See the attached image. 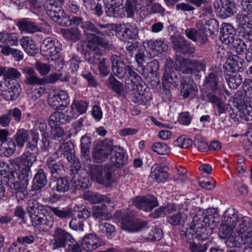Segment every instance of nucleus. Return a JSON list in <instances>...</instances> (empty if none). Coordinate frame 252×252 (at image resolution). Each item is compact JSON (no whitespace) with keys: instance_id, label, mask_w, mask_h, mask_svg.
<instances>
[{"instance_id":"1","label":"nucleus","mask_w":252,"mask_h":252,"mask_svg":"<svg viewBox=\"0 0 252 252\" xmlns=\"http://www.w3.org/2000/svg\"><path fill=\"white\" fill-rule=\"evenodd\" d=\"M220 221L218 209L208 208L202 215H195L192 220L196 226L195 236L203 241L209 239L213 230L218 226Z\"/></svg>"},{"instance_id":"2","label":"nucleus","mask_w":252,"mask_h":252,"mask_svg":"<svg viewBox=\"0 0 252 252\" xmlns=\"http://www.w3.org/2000/svg\"><path fill=\"white\" fill-rule=\"evenodd\" d=\"M113 73L119 78H123L126 74V84L128 90H138L140 85L141 76L135 72L132 66L126 65L124 61H122L117 56H112L111 57Z\"/></svg>"},{"instance_id":"3","label":"nucleus","mask_w":252,"mask_h":252,"mask_svg":"<svg viewBox=\"0 0 252 252\" xmlns=\"http://www.w3.org/2000/svg\"><path fill=\"white\" fill-rule=\"evenodd\" d=\"M84 165L88 169L91 179L99 184L110 187L114 180L112 176L114 167L109 163L105 165L94 164L90 158L84 160Z\"/></svg>"},{"instance_id":"4","label":"nucleus","mask_w":252,"mask_h":252,"mask_svg":"<svg viewBox=\"0 0 252 252\" xmlns=\"http://www.w3.org/2000/svg\"><path fill=\"white\" fill-rule=\"evenodd\" d=\"M30 176L20 171L8 172L1 177V182L18 192H24L29 184Z\"/></svg>"},{"instance_id":"5","label":"nucleus","mask_w":252,"mask_h":252,"mask_svg":"<svg viewBox=\"0 0 252 252\" xmlns=\"http://www.w3.org/2000/svg\"><path fill=\"white\" fill-rule=\"evenodd\" d=\"M61 46V43L57 39L47 37L43 41L40 46V51L42 55L48 60L55 61L60 56Z\"/></svg>"},{"instance_id":"6","label":"nucleus","mask_w":252,"mask_h":252,"mask_svg":"<svg viewBox=\"0 0 252 252\" xmlns=\"http://www.w3.org/2000/svg\"><path fill=\"white\" fill-rule=\"evenodd\" d=\"M170 39L172 47L176 53L189 57L195 52V47L184 36L174 34L170 36Z\"/></svg>"},{"instance_id":"7","label":"nucleus","mask_w":252,"mask_h":252,"mask_svg":"<svg viewBox=\"0 0 252 252\" xmlns=\"http://www.w3.org/2000/svg\"><path fill=\"white\" fill-rule=\"evenodd\" d=\"M36 161V156L33 153L29 152L23 153L20 157L15 158L10 160L13 166H17L19 171L30 176L31 168Z\"/></svg>"},{"instance_id":"8","label":"nucleus","mask_w":252,"mask_h":252,"mask_svg":"<svg viewBox=\"0 0 252 252\" xmlns=\"http://www.w3.org/2000/svg\"><path fill=\"white\" fill-rule=\"evenodd\" d=\"M48 103L54 109L63 110L69 104V97L66 91L57 90L50 94Z\"/></svg>"},{"instance_id":"9","label":"nucleus","mask_w":252,"mask_h":252,"mask_svg":"<svg viewBox=\"0 0 252 252\" xmlns=\"http://www.w3.org/2000/svg\"><path fill=\"white\" fill-rule=\"evenodd\" d=\"M196 28L200 32L201 43L204 44L208 40V36L211 35L219 30L218 22L214 19H211L205 24L202 21L196 25Z\"/></svg>"},{"instance_id":"10","label":"nucleus","mask_w":252,"mask_h":252,"mask_svg":"<svg viewBox=\"0 0 252 252\" xmlns=\"http://www.w3.org/2000/svg\"><path fill=\"white\" fill-rule=\"evenodd\" d=\"M121 227L128 232H133L139 231L142 227V221L136 218L133 212L125 214L122 218Z\"/></svg>"},{"instance_id":"11","label":"nucleus","mask_w":252,"mask_h":252,"mask_svg":"<svg viewBox=\"0 0 252 252\" xmlns=\"http://www.w3.org/2000/svg\"><path fill=\"white\" fill-rule=\"evenodd\" d=\"M44 7L49 16L59 25L65 15L62 6L55 0H48L45 2Z\"/></svg>"},{"instance_id":"12","label":"nucleus","mask_w":252,"mask_h":252,"mask_svg":"<svg viewBox=\"0 0 252 252\" xmlns=\"http://www.w3.org/2000/svg\"><path fill=\"white\" fill-rule=\"evenodd\" d=\"M214 6L218 10L220 16L223 19L231 16L236 12L232 0H216Z\"/></svg>"},{"instance_id":"13","label":"nucleus","mask_w":252,"mask_h":252,"mask_svg":"<svg viewBox=\"0 0 252 252\" xmlns=\"http://www.w3.org/2000/svg\"><path fill=\"white\" fill-rule=\"evenodd\" d=\"M163 235L162 230L147 221H143V238L148 241H159Z\"/></svg>"},{"instance_id":"14","label":"nucleus","mask_w":252,"mask_h":252,"mask_svg":"<svg viewBox=\"0 0 252 252\" xmlns=\"http://www.w3.org/2000/svg\"><path fill=\"white\" fill-rule=\"evenodd\" d=\"M31 221L33 226H37L38 229L43 232L50 230L54 223V220L51 218L42 214L38 216L33 215Z\"/></svg>"},{"instance_id":"15","label":"nucleus","mask_w":252,"mask_h":252,"mask_svg":"<svg viewBox=\"0 0 252 252\" xmlns=\"http://www.w3.org/2000/svg\"><path fill=\"white\" fill-rule=\"evenodd\" d=\"M110 162L109 164L115 168H120L123 166L126 160L127 157L122 148L117 146H113L111 151Z\"/></svg>"},{"instance_id":"16","label":"nucleus","mask_w":252,"mask_h":252,"mask_svg":"<svg viewBox=\"0 0 252 252\" xmlns=\"http://www.w3.org/2000/svg\"><path fill=\"white\" fill-rule=\"evenodd\" d=\"M46 165L48 167L53 179L57 178L62 175L64 171V167L60 160L54 157H50L46 161Z\"/></svg>"},{"instance_id":"17","label":"nucleus","mask_w":252,"mask_h":252,"mask_svg":"<svg viewBox=\"0 0 252 252\" xmlns=\"http://www.w3.org/2000/svg\"><path fill=\"white\" fill-rule=\"evenodd\" d=\"M72 235L65 230L58 227L53 234V239L52 240L53 249L63 248L66 242L71 238Z\"/></svg>"},{"instance_id":"18","label":"nucleus","mask_w":252,"mask_h":252,"mask_svg":"<svg viewBox=\"0 0 252 252\" xmlns=\"http://www.w3.org/2000/svg\"><path fill=\"white\" fill-rule=\"evenodd\" d=\"M112 150V145L102 143L96 147L93 153V157L96 162H102L107 158Z\"/></svg>"},{"instance_id":"19","label":"nucleus","mask_w":252,"mask_h":252,"mask_svg":"<svg viewBox=\"0 0 252 252\" xmlns=\"http://www.w3.org/2000/svg\"><path fill=\"white\" fill-rule=\"evenodd\" d=\"M82 29L88 42L91 41L93 38L95 37L96 34L101 36L108 34V32L106 30L101 31L93 23L89 21L84 22Z\"/></svg>"},{"instance_id":"20","label":"nucleus","mask_w":252,"mask_h":252,"mask_svg":"<svg viewBox=\"0 0 252 252\" xmlns=\"http://www.w3.org/2000/svg\"><path fill=\"white\" fill-rule=\"evenodd\" d=\"M22 71L25 76L24 82L26 84L30 85H44V78H39L32 68L27 66L22 68Z\"/></svg>"},{"instance_id":"21","label":"nucleus","mask_w":252,"mask_h":252,"mask_svg":"<svg viewBox=\"0 0 252 252\" xmlns=\"http://www.w3.org/2000/svg\"><path fill=\"white\" fill-rule=\"evenodd\" d=\"M220 40L225 44H231L235 40L233 27L227 23L222 24L220 30Z\"/></svg>"},{"instance_id":"22","label":"nucleus","mask_w":252,"mask_h":252,"mask_svg":"<svg viewBox=\"0 0 252 252\" xmlns=\"http://www.w3.org/2000/svg\"><path fill=\"white\" fill-rule=\"evenodd\" d=\"M100 246L99 239L94 233L86 235L81 241V247L86 251H93Z\"/></svg>"},{"instance_id":"23","label":"nucleus","mask_w":252,"mask_h":252,"mask_svg":"<svg viewBox=\"0 0 252 252\" xmlns=\"http://www.w3.org/2000/svg\"><path fill=\"white\" fill-rule=\"evenodd\" d=\"M72 117L65 113L55 111L53 113L49 118L48 124L51 128L59 126V124H65L69 123Z\"/></svg>"},{"instance_id":"24","label":"nucleus","mask_w":252,"mask_h":252,"mask_svg":"<svg viewBox=\"0 0 252 252\" xmlns=\"http://www.w3.org/2000/svg\"><path fill=\"white\" fill-rule=\"evenodd\" d=\"M117 31L119 35H121L124 40L135 39L138 36V30L134 26L128 24H120L117 28Z\"/></svg>"},{"instance_id":"25","label":"nucleus","mask_w":252,"mask_h":252,"mask_svg":"<svg viewBox=\"0 0 252 252\" xmlns=\"http://www.w3.org/2000/svg\"><path fill=\"white\" fill-rule=\"evenodd\" d=\"M87 48L91 50L85 54V59L90 64L96 65L102 58V53L98 48H96V46L91 43H87Z\"/></svg>"},{"instance_id":"26","label":"nucleus","mask_w":252,"mask_h":252,"mask_svg":"<svg viewBox=\"0 0 252 252\" xmlns=\"http://www.w3.org/2000/svg\"><path fill=\"white\" fill-rule=\"evenodd\" d=\"M223 220L222 221L226 225V227H229L234 229L238 223L239 218L237 211L234 208H228L224 213L223 216Z\"/></svg>"},{"instance_id":"27","label":"nucleus","mask_w":252,"mask_h":252,"mask_svg":"<svg viewBox=\"0 0 252 252\" xmlns=\"http://www.w3.org/2000/svg\"><path fill=\"white\" fill-rule=\"evenodd\" d=\"M218 80V73L216 70L209 73L206 76L204 82L206 91L217 92L219 88Z\"/></svg>"},{"instance_id":"28","label":"nucleus","mask_w":252,"mask_h":252,"mask_svg":"<svg viewBox=\"0 0 252 252\" xmlns=\"http://www.w3.org/2000/svg\"><path fill=\"white\" fill-rule=\"evenodd\" d=\"M83 196L85 200H88L93 204L102 202H106L108 204L111 203L110 198L107 196L89 190L85 191Z\"/></svg>"},{"instance_id":"29","label":"nucleus","mask_w":252,"mask_h":252,"mask_svg":"<svg viewBox=\"0 0 252 252\" xmlns=\"http://www.w3.org/2000/svg\"><path fill=\"white\" fill-rule=\"evenodd\" d=\"M54 179L55 185L52 188L53 191L63 193L69 189L71 181L68 178L59 176Z\"/></svg>"},{"instance_id":"30","label":"nucleus","mask_w":252,"mask_h":252,"mask_svg":"<svg viewBox=\"0 0 252 252\" xmlns=\"http://www.w3.org/2000/svg\"><path fill=\"white\" fill-rule=\"evenodd\" d=\"M225 78L229 88L237 89L242 82V78L238 72L224 71Z\"/></svg>"},{"instance_id":"31","label":"nucleus","mask_w":252,"mask_h":252,"mask_svg":"<svg viewBox=\"0 0 252 252\" xmlns=\"http://www.w3.org/2000/svg\"><path fill=\"white\" fill-rule=\"evenodd\" d=\"M47 183L46 173L42 169L38 170L33 179V190H37L43 188Z\"/></svg>"},{"instance_id":"32","label":"nucleus","mask_w":252,"mask_h":252,"mask_svg":"<svg viewBox=\"0 0 252 252\" xmlns=\"http://www.w3.org/2000/svg\"><path fill=\"white\" fill-rule=\"evenodd\" d=\"M244 60H236L234 58H229L223 65L224 71L241 72L243 71Z\"/></svg>"},{"instance_id":"33","label":"nucleus","mask_w":252,"mask_h":252,"mask_svg":"<svg viewBox=\"0 0 252 252\" xmlns=\"http://www.w3.org/2000/svg\"><path fill=\"white\" fill-rule=\"evenodd\" d=\"M21 45L25 51L31 56H34L38 52V48L34 42L29 37H24L20 40Z\"/></svg>"},{"instance_id":"34","label":"nucleus","mask_w":252,"mask_h":252,"mask_svg":"<svg viewBox=\"0 0 252 252\" xmlns=\"http://www.w3.org/2000/svg\"><path fill=\"white\" fill-rule=\"evenodd\" d=\"M48 208L56 217L61 220L69 219L72 216L73 210L70 207L62 208L49 206Z\"/></svg>"},{"instance_id":"35","label":"nucleus","mask_w":252,"mask_h":252,"mask_svg":"<svg viewBox=\"0 0 252 252\" xmlns=\"http://www.w3.org/2000/svg\"><path fill=\"white\" fill-rule=\"evenodd\" d=\"M195 86L192 80H187L185 78H182L180 83V93L184 98L189 97L190 94L195 91Z\"/></svg>"},{"instance_id":"36","label":"nucleus","mask_w":252,"mask_h":252,"mask_svg":"<svg viewBox=\"0 0 252 252\" xmlns=\"http://www.w3.org/2000/svg\"><path fill=\"white\" fill-rule=\"evenodd\" d=\"M17 26L20 30L29 33H34L40 31L39 26L35 22L23 19L18 22Z\"/></svg>"},{"instance_id":"37","label":"nucleus","mask_w":252,"mask_h":252,"mask_svg":"<svg viewBox=\"0 0 252 252\" xmlns=\"http://www.w3.org/2000/svg\"><path fill=\"white\" fill-rule=\"evenodd\" d=\"M195 223H193L192 222V224L189 229L187 228L186 231L182 230L181 231V237L182 239L187 243H189V245H191V244H193L194 243L193 241L194 238L204 242L202 239H199L195 236L196 226H195Z\"/></svg>"},{"instance_id":"38","label":"nucleus","mask_w":252,"mask_h":252,"mask_svg":"<svg viewBox=\"0 0 252 252\" xmlns=\"http://www.w3.org/2000/svg\"><path fill=\"white\" fill-rule=\"evenodd\" d=\"M99 233L102 236H106L111 239L116 235L115 227L112 224L105 221H101L99 223Z\"/></svg>"},{"instance_id":"39","label":"nucleus","mask_w":252,"mask_h":252,"mask_svg":"<svg viewBox=\"0 0 252 252\" xmlns=\"http://www.w3.org/2000/svg\"><path fill=\"white\" fill-rule=\"evenodd\" d=\"M91 145L90 137L85 135L82 136L80 140L81 155L84 160L88 159L90 158V148Z\"/></svg>"},{"instance_id":"40","label":"nucleus","mask_w":252,"mask_h":252,"mask_svg":"<svg viewBox=\"0 0 252 252\" xmlns=\"http://www.w3.org/2000/svg\"><path fill=\"white\" fill-rule=\"evenodd\" d=\"M27 210L30 213L31 220L33 215L38 216L41 213L43 206L39 203L35 199L32 198L28 200L27 203Z\"/></svg>"},{"instance_id":"41","label":"nucleus","mask_w":252,"mask_h":252,"mask_svg":"<svg viewBox=\"0 0 252 252\" xmlns=\"http://www.w3.org/2000/svg\"><path fill=\"white\" fill-rule=\"evenodd\" d=\"M175 206L172 204H169L165 206L160 207L154 213H150L149 217L154 218L163 217L165 215H169L175 211Z\"/></svg>"},{"instance_id":"42","label":"nucleus","mask_w":252,"mask_h":252,"mask_svg":"<svg viewBox=\"0 0 252 252\" xmlns=\"http://www.w3.org/2000/svg\"><path fill=\"white\" fill-rule=\"evenodd\" d=\"M73 147V145L71 142L63 144L56 152V154L63 155L67 160H71L74 156L72 152Z\"/></svg>"},{"instance_id":"43","label":"nucleus","mask_w":252,"mask_h":252,"mask_svg":"<svg viewBox=\"0 0 252 252\" xmlns=\"http://www.w3.org/2000/svg\"><path fill=\"white\" fill-rule=\"evenodd\" d=\"M141 0H127L124 10L126 11L128 17H131L135 11L141 9Z\"/></svg>"},{"instance_id":"44","label":"nucleus","mask_w":252,"mask_h":252,"mask_svg":"<svg viewBox=\"0 0 252 252\" xmlns=\"http://www.w3.org/2000/svg\"><path fill=\"white\" fill-rule=\"evenodd\" d=\"M63 37L73 42H76L80 40L81 32L77 28H70L65 29L62 31Z\"/></svg>"},{"instance_id":"45","label":"nucleus","mask_w":252,"mask_h":252,"mask_svg":"<svg viewBox=\"0 0 252 252\" xmlns=\"http://www.w3.org/2000/svg\"><path fill=\"white\" fill-rule=\"evenodd\" d=\"M84 22L83 21V19L80 16H72L71 18L64 15L63 18L62 19L59 25L64 27L69 26L71 25H74L77 26H80L83 29Z\"/></svg>"},{"instance_id":"46","label":"nucleus","mask_w":252,"mask_h":252,"mask_svg":"<svg viewBox=\"0 0 252 252\" xmlns=\"http://www.w3.org/2000/svg\"><path fill=\"white\" fill-rule=\"evenodd\" d=\"M93 217L98 220H106L109 218L108 210L105 206H95L93 209Z\"/></svg>"},{"instance_id":"47","label":"nucleus","mask_w":252,"mask_h":252,"mask_svg":"<svg viewBox=\"0 0 252 252\" xmlns=\"http://www.w3.org/2000/svg\"><path fill=\"white\" fill-rule=\"evenodd\" d=\"M192 61L189 59L180 57L177 59L176 63L179 65V70L184 74H192L191 65Z\"/></svg>"},{"instance_id":"48","label":"nucleus","mask_w":252,"mask_h":252,"mask_svg":"<svg viewBox=\"0 0 252 252\" xmlns=\"http://www.w3.org/2000/svg\"><path fill=\"white\" fill-rule=\"evenodd\" d=\"M156 197L153 195H147L143 196V210L145 212L151 211L154 208L158 206Z\"/></svg>"},{"instance_id":"49","label":"nucleus","mask_w":252,"mask_h":252,"mask_svg":"<svg viewBox=\"0 0 252 252\" xmlns=\"http://www.w3.org/2000/svg\"><path fill=\"white\" fill-rule=\"evenodd\" d=\"M30 133L28 130L21 128L19 129L14 135V138L17 145L20 147H23L25 143L29 139Z\"/></svg>"},{"instance_id":"50","label":"nucleus","mask_w":252,"mask_h":252,"mask_svg":"<svg viewBox=\"0 0 252 252\" xmlns=\"http://www.w3.org/2000/svg\"><path fill=\"white\" fill-rule=\"evenodd\" d=\"M244 234L235 236L231 234L225 240V243L228 247H240L241 244H244Z\"/></svg>"},{"instance_id":"51","label":"nucleus","mask_w":252,"mask_h":252,"mask_svg":"<svg viewBox=\"0 0 252 252\" xmlns=\"http://www.w3.org/2000/svg\"><path fill=\"white\" fill-rule=\"evenodd\" d=\"M21 92L20 85L17 83L8 89V91L4 94L5 98L7 100H14L18 97Z\"/></svg>"},{"instance_id":"52","label":"nucleus","mask_w":252,"mask_h":252,"mask_svg":"<svg viewBox=\"0 0 252 252\" xmlns=\"http://www.w3.org/2000/svg\"><path fill=\"white\" fill-rule=\"evenodd\" d=\"M4 80L10 84V81L12 80H16L19 79L21 76V73L16 68L13 67H9L7 70H5L4 67V71L3 74Z\"/></svg>"},{"instance_id":"53","label":"nucleus","mask_w":252,"mask_h":252,"mask_svg":"<svg viewBox=\"0 0 252 252\" xmlns=\"http://www.w3.org/2000/svg\"><path fill=\"white\" fill-rule=\"evenodd\" d=\"M185 215L181 212L176 214H170L167 216V222L173 226H178L182 225L184 222Z\"/></svg>"},{"instance_id":"54","label":"nucleus","mask_w":252,"mask_h":252,"mask_svg":"<svg viewBox=\"0 0 252 252\" xmlns=\"http://www.w3.org/2000/svg\"><path fill=\"white\" fill-rule=\"evenodd\" d=\"M105 12L108 16L114 18H122L125 16L124 10L120 6H108L105 5Z\"/></svg>"},{"instance_id":"55","label":"nucleus","mask_w":252,"mask_h":252,"mask_svg":"<svg viewBox=\"0 0 252 252\" xmlns=\"http://www.w3.org/2000/svg\"><path fill=\"white\" fill-rule=\"evenodd\" d=\"M250 220V219L248 218H241V220L239 219V222L234 228L235 231L239 232L240 234H241V235L244 234L243 233L249 231V228L252 226Z\"/></svg>"},{"instance_id":"56","label":"nucleus","mask_w":252,"mask_h":252,"mask_svg":"<svg viewBox=\"0 0 252 252\" xmlns=\"http://www.w3.org/2000/svg\"><path fill=\"white\" fill-rule=\"evenodd\" d=\"M89 103L86 101L74 100L70 106L72 110H75L79 114L86 112Z\"/></svg>"},{"instance_id":"57","label":"nucleus","mask_w":252,"mask_h":252,"mask_svg":"<svg viewBox=\"0 0 252 252\" xmlns=\"http://www.w3.org/2000/svg\"><path fill=\"white\" fill-rule=\"evenodd\" d=\"M108 86L117 94L121 95L123 91V84L117 80L112 74L108 78Z\"/></svg>"},{"instance_id":"58","label":"nucleus","mask_w":252,"mask_h":252,"mask_svg":"<svg viewBox=\"0 0 252 252\" xmlns=\"http://www.w3.org/2000/svg\"><path fill=\"white\" fill-rule=\"evenodd\" d=\"M63 248H64L67 252H81L82 251V247L72 236L65 243Z\"/></svg>"},{"instance_id":"59","label":"nucleus","mask_w":252,"mask_h":252,"mask_svg":"<svg viewBox=\"0 0 252 252\" xmlns=\"http://www.w3.org/2000/svg\"><path fill=\"white\" fill-rule=\"evenodd\" d=\"M16 145L12 140H10L5 145L0 148L1 156L8 157L11 156L15 151Z\"/></svg>"},{"instance_id":"60","label":"nucleus","mask_w":252,"mask_h":252,"mask_svg":"<svg viewBox=\"0 0 252 252\" xmlns=\"http://www.w3.org/2000/svg\"><path fill=\"white\" fill-rule=\"evenodd\" d=\"M244 13L238 14L236 16V22L239 26L242 27V29L244 26H249L252 25L251 23L250 19L248 17L249 12L248 10L243 9Z\"/></svg>"},{"instance_id":"61","label":"nucleus","mask_w":252,"mask_h":252,"mask_svg":"<svg viewBox=\"0 0 252 252\" xmlns=\"http://www.w3.org/2000/svg\"><path fill=\"white\" fill-rule=\"evenodd\" d=\"M231 44L237 54L242 55L246 54L248 48H247V44L243 40L237 38Z\"/></svg>"},{"instance_id":"62","label":"nucleus","mask_w":252,"mask_h":252,"mask_svg":"<svg viewBox=\"0 0 252 252\" xmlns=\"http://www.w3.org/2000/svg\"><path fill=\"white\" fill-rule=\"evenodd\" d=\"M243 90L247 101L252 100V79H246L242 85Z\"/></svg>"},{"instance_id":"63","label":"nucleus","mask_w":252,"mask_h":252,"mask_svg":"<svg viewBox=\"0 0 252 252\" xmlns=\"http://www.w3.org/2000/svg\"><path fill=\"white\" fill-rule=\"evenodd\" d=\"M152 150L159 155H166L168 154L170 149L168 146L164 143L156 142L152 147Z\"/></svg>"},{"instance_id":"64","label":"nucleus","mask_w":252,"mask_h":252,"mask_svg":"<svg viewBox=\"0 0 252 252\" xmlns=\"http://www.w3.org/2000/svg\"><path fill=\"white\" fill-rule=\"evenodd\" d=\"M207 241V242L205 243L198 244H197L195 243L193 244H191V245H189V249L191 252H205L207 250L208 248L209 247V245L211 244V241L209 240V239L205 240L204 241Z\"/></svg>"}]
</instances>
